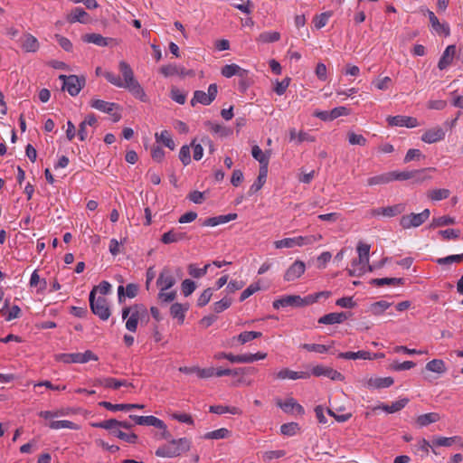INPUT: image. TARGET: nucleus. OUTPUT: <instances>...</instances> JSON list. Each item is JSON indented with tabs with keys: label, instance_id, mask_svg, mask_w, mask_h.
Segmentation results:
<instances>
[{
	"label": "nucleus",
	"instance_id": "f257e3e1",
	"mask_svg": "<svg viewBox=\"0 0 463 463\" xmlns=\"http://www.w3.org/2000/svg\"><path fill=\"white\" fill-rule=\"evenodd\" d=\"M118 70L122 75V78L117 76L113 72L106 71L104 73L105 79L109 83L118 88L128 90L136 99H139L140 101L146 102L148 98L143 87L135 78L134 71L130 65L125 61H120L118 62Z\"/></svg>",
	"mask_w": 463,
	"mask_h": 463
},
{
	"label": "nucleus",
	"instance_id": "f03ea898",
	"mask_svg": "<svg viewBox=\"0 0 463 463\" xmlns=\"http://www.w3.org/2000/svg\"><path fill=\"white\" fill-rule=\"evenodd\" d=\"M190 447L191 442L186 438L172 439L168 444L159 447L156 455L161 458H175L188 451Z\"/></svg>",
	"mask_w": 463,
	"mask_h": 463
},
{
	"label": "nucleus",
	"instance_id": "7ed1b4c3",
	"mask_svg": "<svg viewBox=\"0 0 463 463\" xmlns=\"http://www.w3.org/2000/svg\"><path fill=\"white\" fill-rule=\"evenodd\" d=\"M314 298H301L297 295H288L273 301L272 306L275 309L287 307H306L313 304Z\"/></svg>",
	"mask_w": 463,
	"mask_h": 463
},
{
	"label": "nucleus",
	"instance_id": "20e7f679",
	"mask_svg": "<svg viewBox=\"0 0 463 463\" xmlns=\"http://www.w3.org/2000/svg\"><path fill=\"white\" fill-rule=\"evenodd\" d=\"M55 360L64 364H85L90 361H97L98 356L90 350L84 353H72V354H57Z\"/></svg>",
	"mask_w": 463,
	"mask_h": 463
},
{
	"label": "nucleus",
	"instance_id": "39448f33",
	"mask_svg": "<svg viewBox=\"0 0 463 463\" xmlns=\"http://www.w3.org/2000/svg\"><path fill=\"white\" fill-rule=\"evenodd\" d=\"M430 215V212L429 209L423 210L420 213H410L402 216L400 219V225L403 229H411V228H417L423 224Z\"/></svg>",
	"mask_w": 463,
	"mask_h": 463
},
{
	"label": "nucleus",
	"instance_id": "423d86ee",
	"mask_svg": "<svg viewBox=\"0 0 463 463\" xmlns=\"http://www.w3.org/2000/svg\"><path fill=\"white\" fill-rule=\"evenodd\" d=\"M90 306L91 311L101 320H108L110 317V310L105 298L99 297L98 298H95L94 292H90Z\"/></svg>",
	"mask_w": 463,
	"mask_h": 463
},
{
	"label": "nucleus",
	"instance_id": "0eeeda50",
	"mask_svg": "<svg viewBox=\"0 0 463 463\" xmlns=\"http://www.w3.org/2000/svg\"><path fill=\"white\" fill-rule=\"evenodd\" d=\"M426 169L412 171H392V181H405L413 179L414 183L420 184L425 180L430 179V176L425 175Z\"/></svg>",
	"mask_w": 463,
	"mask_h": 463
},
{
	"label": "nucleus",
	"instance_id": "6e6552de",
	"mask_svg": "<svg viewBox=\"0 0 463 463\" xmlns=\"http://www.w3.org/2000/svg\"><path fill=\"white\" fill-rule=\"evenodd\" d=\"M59 79L62 80V90H67L71 96L78 95L85 85V78L76 75H60Z\"/></svg>",
	"mask_w": 463,
	"mask_h": 463
},
{
	"label": "nucleus",
	"instance_id": "1a4fd4ad",
	"mask_svg": "<svg viewBox=\"0 0 463 463\" xmlns=\"http://www.w3.org/2000/svg\"><path fill=\"white\" fill-rule=\"evenodd\" d=\"M217 93L218 87L215 83L209 85L207 93L203 90H195L191 100V105L193 107L195 106L196 103L210 105L215 99Z\"/></svg>",
	"mask_w": 463,
	"mask_h": 463
},
{
	"label": "nucleus",
	"instance_id": "9d476101",
	"mask_svg": "<svg viewBox=\"0 0 463 463\" xmlns=\"http://www.w3.org/2000/svg\"><path fill=\"white\" fill-rule=\"evenodd\" d=\"M375 269L374 265H370L369 260L357 258L352 260L351 267L347 269L351 277H360L367 271Z\"/></svg>",
	"mask_w": 463,
	"mask_h": 463
},
{
	"label": "nucleus",
	"instance_id": "9b49d317",
	"mask_svg": "<svg viewBox=\"0 0 463 463\" xmlns=\"http://www.w3.org/2000/svg\"><path fill=\"white\" fill-rule=\"evenodd\" d=\"M276 404L288 414L303 415L305 410L301 404H299L294 398L289 397L285 401L277 399Z\"/></svg>",
	"mask_w": 463,
	"mask_h": 463
},
{
	"label": "nucleus",
	"instance_id": "f8f14e48",
	"mask_svg": "<svg viewBox=\"0 0 463 463\" xmlns=\"http://www.w3.org/2000/svg\"><path fill=\"white\" fill-rule=\"evenodd\" d=\"M309 373L317 377L325 376L333 381H343L345 379L344 375L338 371L322 364L314 366Z\"/></svg>",
	"mask_w": 463,
	"mask_h": 463
},
{
	"label": "nucleus",
	"instance_id": "ddd939ff",
	"mask_svg": "<svg viewBox=\"0 0 463 463\" xmlns=\"http://www.w3.org/2000/svg\"><path fill=\"white\" fill-rule=\"evenodd\" d=\"M176 283V279L171 269L165 267L164 268L156 280V286L159 289L168 290Z\"/></svg>",
	"mask_w": 463,
	"mask_h": 463
},
{
	"label": "nucleus",
	"instance_id": "4468645a",
	"mask_svg": "<svg viewBox=\"0 0 463 463\" xmlns=\"http://www.w3.org/2000/svg\"><path fill=\"white\" fill-rule=\"evenodd\" d=\"M387 122L390 126L416 128L419 122L416 118L407 116H390L387 118Z\"/></svg>",
	"mask_w": 463,
	"mask_h": 463
},
{
	"label": "nucleus",
	"instance_id": "2eb2a0df",
	"mask_svg": "<svg viewBox=\"0 0 463 463\" xmlns=\"http://www.w3.org/2000/svg\"><path fill=\"white\" fill-rule=\"evenodd\" d=\"M445 136V130L441 127L437 126L426 130L421 136V140L427 144H433L443 140Z\"/></svg>",
	"mask_w": 463,
	"mask_h": 463
},
{
	"label": "nucleus",
	"instance_id": "dca6fc26",
	"mask_svg": "<svg viewBox=\"0 0 463 463\" xmlns=\"http://www.w3.org/2000/svg\"><path fill=\"white\" fill-rule=\"evenodd\" d=\"M405 210V205L402 203L387 206V207H380L372 210L371 214L373 216H385V217H394L398 214H401Z\"/></svg>",
	"mask_w": 463,
	"mask_h": 463
},
{
	"label": "nucleus",
	"instance_id": "f3484780",
	"mask_svg": "<svg viewBox=\"0 0 463 463\" xmlns=\"http://www.w3.org/2000/svg\"><path fill=\"white\" fill-rule=\"evenodd\" d=\"M306 269L305 263L301 260H296L284 274V279L286 281H294L300 278Z\"/></svg>",
	"mask_w": 463,
	"mask_h": 463
},
{
	"label": "nucleus",
	"instance_id": "a211bd4d",
	"mask_svg": "<svg viewBox=\"0 0 463 463\" xmlns=\"http://www.w3.org/2000/svg\"><path fill=\"white\" fill-rule=\"evenodd\" d=\"M20 46L26 52H36L40 48V43L36 37L27 33L20 38Z\"/></svg>",
	"mask_w": 463,
	"mask_h": 463
},
{
	"label": "nucleus",
	"instance_id": "6ab92c4d",
	"mask_svg": "<svg viewBox=\"0 0 463 463\" xmlns=\"http://www.w3.org/2000/svg\"><path fill=\"white\" fill-rule=\"evenodd\" d=\"M130 419L134 420L135 423L141 426H154L156 428H164L165 422L155 416H137L130 415Z\"/></svg>",
	"mask_w": 463,
	"mask_h": 463
},
{
	"label": "nucleus",
	"instance_id": "aec40b11",
	"mask_svg": "<svg viewBox=\"0 0 463 463\" xmlns=\"http://www.w3.org/2000/svg\"><path fill=\"white\" fill-rule=\"evenodd\" d=\"M275 377L279 380L307 379L310 377V373L308 372H297V371L290 370L288 368H283L275 373Z\"/></svg>",
	"mask_w": 463,
	"mask_h": 463
},
{
	"label": "nucleus",
	"instance_id": "412c9836",
	"mask_svg": "<svg viewBox=\"0 0 463 463\" xmlns=\"http://www.w3.org/2000/svg\"><path fill=\"white\" fill-rule=\"evenodd\" d=\"M67 22L70 24L80 23L87 24L90 21L89 14L81 7H75L66 16Z\"/></svg>",
	"mask_w": 463,
	"mask_h": 463
},
{
	"label": "nucleus",
	"instance_id": "4be33fe9",
	"mask_svg": "<svg viewBox=\"0 0 463 463\" xmlns=\"http://www.w3.org/2000/svg\"><path fill=\"white\" fill-rule=\"evenodd\" d=\"M248 71L240 67L235 63L227 64L222 68L221 73L225 78H232V76H239L240 78H245L248 75Z\"/></svg>",
	"mask_w": 463,
	"mask_h": 463
},
{
	"label": "nucleus",
	"instance_id": "5701e85b",
	"mask_svg": "<svg viewBox=\"0 0 463 463\" xmlns=\"http://www.w3.org/2000/svg\"><path fill=\"white\" fill-rule=\"evenodd\" d=\"M427 14L431 24L432 29L439 34L449 36L450 30L448 24L439 23V19L432 11L428 10Z\"/></svg>",
	"mask_w": 463,
	"mask_h": 463
},
{
	"label": "nucleus",
	"instance_id": "b1692460",
	"mask_svg": "<svg viewBox=\"0 0 463 463\" xmlns=\"http://www.w3.org/2000/svg\"><path fill=\"white\" fill-rule=\"evenodd\" d=\"M188 238L187 234L179 230L172 229L167 232H165L161 237V241L164 244L175 243L184 241Z\"/></svg>",
	"mask_w": 463,
	"mask_h": 463
},
{
	"label": "nucleus",
	"instance_id": "393cba45",
	"mask_svg": "<svg viewBox=\"0 0 463 463\" xmlns=\"http://www.w3.org/2000/svg\"><path fill=\"white\" fill-rule=\"evenodd\" d=\"M96 385H101L106 388L118 389L121 386H131L132 383L126 380H118L112 377L99 378L95 380Z\"/></svg>",
	"mask_w": 463,
	"mask_h": 463
},
{
	"label": "nucleus",
	"instance_id": "a878e982",
	"mask_svg": "<svg viewBox=\"0 0 463 463\" xmlns=\"http://www.w3.org/2000/svg\"><path fill=\"white\" fill-rule=\"evenodd\" d=\"M289 133V141L295 142L296 144H301L303 142H314L316 140L315 137L310 135L306 131L298 132L295 128H292L288 130Z\"/></svg>",
	"mask_w": 463,
	"mask_h": 463
},
{
	"label": "nucleus",
	"instance_id": "bb28decb",
	"mask_svg": "<svg viewBox=\"0 0 463 463\" xmlns=\"http://www.w3.org/2000/svg\"><path fill=\"white\" fill-rule=\"evenodd\" d=\"M457 444L459 448H463V439L459 436L454 437H435L432 439L433 446L450 447Z\"/></svg>",
	"mask_w": 463,
	"mask_h": 463
},
{
	"label": "nucleus",
	"instance_id": "cd10ccee",
	"mask_svg": "<svg viewBox=\"0 0 463 463\" xmlns=\"http://www.w3.org/2000/svg\"><path fill=\"white\" fill-rule=\"evenodd\" d=\"M189 309V304L174 303L170 307V315L173 318H176L179 324L184 321L185 314Z\"/></svg>",
	"mask_w": 463,
	"mask_h": 463
},
{
	"label": "nucleus",
	"instance_id": "c85d7f7f",
	"mask_svg": "<svg viewBox=\"0 0 463 463\" xmlns=\"http://www.w3.org/2000/svg\"><path fill=\"white\" fill-rule=\"evenodd\" d=\"M251 155H252V157L260 163V167L265 166L266 169H268V165H269V158H270V155H271L270 150L263 152L260 148V146L256 145V146H253L251 148Z\"/></svg>",
	"mask_w": 463,
	"mask_h": 463
},
{
	"label": "nucleus",
	"instance_id": "c756f323",
	"mask_svg": "<svg viewBox=\"0 0 463 463\" xmlns=\"http://www.w3.org/2000/svg\"><path fill=\"white\" fill-rule=\"evenodd\" d=\"M393 379L392 377H375L370 378L365 383V387L369 389H381L387 388L393 384Z\"/></svg>",
	"mask_w": 463,
	"mask_h": 463
},
{
	"label": "nucleus",
	"instance_id": "7c9ffc66",
	"mask_svg": "<svg viewBox=\"0 0 463 463\" xmlns=\"http://www.w3.org/2000/svg\"><path fill=\"white\" fill-rule=\"evenodd\" d=\"M378 354H372L367 351H358V352H345L339 353L338 357L343 359H364V360H373Z\"/></svg>",
	"mask_w": 463,
	"mask_h": 463
},
{
	"label": "nucleus",
	"instance_id": "2f4dec72",
	"mask_svg": "<svg viewBox=\"0 0 463 463\" xmlns=\"http://www.w3.org/2000/svg\"><path fill=\"white\" fill-rule=\"evenodd\" d=\"M99 405L101 407H104L107 410L111 411H129L131 409H143L144 408V405H142V404H132V403L113 404L109 402H99Z\"/></svg>",
	"mask_w": 463,
	"mask_h": 463
},
{
	"label": "nucleus",
	"instance_id": "473e14b6",
	"mask_svg": "<svg viewBox=\"0 0 463 463\" xmlns=\"http://www.w3.org/2000/svg\"><path fill=\"white\" fill-rule=\"evenodd\" d=\"M138 285L134 283H129L124 288V286L120 285L118 287V297L119 302H122L125 297L129 298H133L137 295L138 292Z\"/></svg>",
	"mask_w": 463,
	"mask_h": 463
},
{
	"label": "nucleus",
	"instance_id": "72a5a7b5",
	"mask_svg": "<svg viewBox=\"0 0 463 463\" xmlns=\"http://www.w3.org/2000/svg\"><path fill=\"white\" fill-rule=\"evenodd\" d=\"M347 318V316L344 312L340 313H329L318 319L319 324L324 325H334L343 323Z\"/></svg>",
	"mask_w": 463,
	"mask_h": 463
},
{
	"label": "nucleus",
	"instance_id": "f704fd0d",
	"mask_svg": "<svg viewBox=\"0 0 463 463\" xmlns=\"http://www.w3.org/2000/svg\"><path fill=\"white\" fill-rule=\"evenodd\" d=\"M85 43H93L98 46H108L111 42L112 38H107L99 33H88L82 37Z\"/></svg>",
	"mask_w": 463,
	"mask_h": 463
},
{
	"label": "nucleus",
	"instance_id": "c9c22d12",
	"mask_svg": "<svg viewBox=\"0 0 463 463\" xmlns=\"http://www.w3.org/2000/svg\"><path fill=\"white\" fill-rule=\"evenodd\" d=\"M455 53H456L455 45H449L446 48V50L444 51L441 58L439 61V64H438L439 68L440 70H444L446 67H448L451 63Z\"/></svg>",
	"mask_w": 463,
	"mask_h": 463
},
{
	"label": "nucleus",
	"instance_id": "e433bc0d",
	"mask_svg": "<svg viewBox=\"0 0 463 463\" xmlns=\"http://www.w3.org/2000/svg\"><path fill=\"white\" fill-rule=\"evenodd\" d=\"M440 420V416L437 412H429L417 417L416 423L419 427H426L431 423H435Z\"/></svg>",
	"mask_w": 463,
	"mask_h": 463
},
{
	"label": "nucleus",
	"instance_id": "4c0bfd02",
	"mask_svg": "<svg viewBox=\"0 0 463 463\" xmlns=\"http://www.w3.org/2000/svg\"><path fill=\"white\" fill-rule=\"evenodd\" d=\"M408 402L409 399L402 398L393 402L391 405L382 404L381 406L378 407V409H381L382 411L387 413H394L403 409L408 404Z\"/></svg>",
	"mask_w": 463,
	"mask_h": 463
},
{
	"label": "nucleus",
	"instance_id": "58836bf2",
	"mask_svg": "<svg viewBox=\"0 0 463 463\" xmlns=\"http://www.w3.org/2000/svg\"><path fill=\"white\" fill-rule=\"evenodd\" d=\"M90 106L98 109L99 111L105 112V113H111L113 109L117 107L116 103L113 102H108L102 99H94L90 101Z\"/></svg>",
	"mask_w": 463,
	"mask_h": 463
},
{
	"label": "nucleus",
	"instance_id": "ea45409f",
	"mask_svg": "<svg viewBox=\"0 0 463 463\" xmlns=\"http://www.w3.org/2000/svg\"><path fill=\"white\" fill-rule=\"evenodd\" d=\"M90 425L94 428H99L107 430L110 434H114V431L118 429V420L115 419H109L99 422H91Z\"/></svg>",
	"mask_w": 463,
	"mask_h": 463
},
{
	"label": "nucleus",
	"instance_id": "a19ab883",
	"mask_svg": "<svg viewBox=\"0 0 463 463\" xmlns=\"http://www.w3.org/2000/svg\"><path fill=\"white\" fill-rule=\"evenodd\" d=\"M48 426L52 430L70 429L78 430L80 429V427L78 424L67 420H52L50 421Z\"/></svg>",
	"mask_w": 463,
	"mask_h": 463
},
{
	"label": "nucleus",
	"instance_id": "79ce46f5",
	"mask_svg": "<svg viewBox=\"0 0 463 463\" xmlns=\"http://www.w3.org/2000/svg\"><path fill=\"white\" fill-rule=\"evenodd\" d=\"M268 175V169L266 167H260V172L257 180L250 187V193L254 194L261 189L266 182Z\"/></svg>",
	"mask_w": 463,
	"mask_h": 463
},
{
	"label": "nucleus",
	"instance_id": "37998d69",
	"mask_svg": "<svg viewBox=\"0 0 463 463\" xmlns=\"http://www.w3.org/2000/svg\"><path fill=\"white\" fill-rule=\"evenodd\" d=\"M280 39V33L276 31H267L259 34L256 41L260 43H270L278 42Z\"/></svg>",
	"mask_w": 463,
	"mask_h": 463
},
{
	"label": "nucleus",
	"instance_id": "c03bdc74",
	"mask_svg": "<svg viewBox=\"0 0 463 463\" xmlns=\"http://www.w3.org/2000/svg\"><path fill=\"white\" fill-rule=\"evenodd\" d=\"M392 182L391 172L383 173L378 175L372 176L367 179V184L369 186L385 184Z\"/></svg>",
	"mask_w": 463,
	"mask_h": 463
},
{
	"label": "nucleus",
	"instance_id": "a18cd8bd",
	"mask_svg": "<svg viewBox=\"0 0 463 463\" xmlns=\"http://www.w3.org/2000/svg\"><path fill=\"white\" fill-rule=\"evenodd\" d=\"M156 142L163 143L166 147L171 150H174L175 147V144L171 137V134L167 130H163L160 133H156Z\"/></svg>",
	"mask_w": 463,
	"mask_h": 463
},
{
	"label": "nucleus",
	"instance_id": "49530a36",
	"mask_svg": "<svg viewBox=\"0 0 463 463\" xmlns=\"http://www.w3.org/2000/svg\"><path fill=\"white\" fill-rule=\"evenodd\" d=\"M426 369L430 372L442 374L447 371L446 364L443 360L433 359L427 363Z\"/></svg>",
	"mask_w": 463,
	"mask_h": 463
},
{
	"label": "nucleus",
	"instance_id": "de8ad7c7",
	"mask_svg": "<svg viewBox=\"0 0 463 463\" xmlns=\"http://www.w3.org/2000/svg\"><path fill=\"white\" fill-rule=\"evenodd\" d=\"M300 430V426L297 422L284 423L280 426V433L287 437L297 435Z\"/></svg>",
	"mask_w": 463,
	"mask_h": 463
},
{
	"label": "nucleus",
	"instance_id": "09e8293b",
	"mask_svg": "<svg viewBox=\"0 0 463 463\" xmlns=\"http://www.w3.org/2000/svg\"><path fill=\"white\" fill-rule=\"evenodd\" d=\"M321 234L309 235V236H298L295 237L296 246L302 247L305 245L313 244L320 240H322Z\"/></svg>",
	"mask_w": 463,
	"mask_h": 463
},
{
	"label": "nucleus",
	"instance_id": "8fccbe9b",
	"mask_svg": "<svg viewBox=\"0 0 463 463\" xmlns=\"http://www.w3.org/2000/svg\"><path fill=\"white\" fill-rule=\"evenodd\" d=\"M246 371L248 373H255L256 370L254 368H248V369L238 368V369H234V370H231V369H217V370H215L214 369V375H216L217 377H222V376H226V375H238L239 373H245Z\"/></svg>",
	"mask_w": 463,
	"mask_h": 463
},
{
	"label": "nucleus",
	"instance_id": "3c124183",
	"mask_svg": "<svg viewBox=\"0 0 463 463\" xmlns=\"http://www.w3.org/2000/svg\"><path fill=\"white\" fill-rule=\"evenodd\" d=\"M402 279L397 278H383V279H373L371 283L373 285L383 287V286H398L402 283Z\"/></svg>",
	"mask_w": 463,
	"mask_h": 463
},
{
	"label": "nucleus",
	"instance_id": "603ef678",
	"mask_svg": "<svg viewBox=\"0 0 463 463\" xmlns=\"http://www.w3.org/2000/svg\"><path fill=\"white\" fill-rule=\"evenodd\" d=\"M212 264H206L203 268H198L195 264H190L188 266V273L194 279L203 277L211 268Z\"/></svg>",
	"mask_w": 463,
	"mask_h": 463
},
{
	"label": "nucleus",
	"instance_id": "864d4df0",
	"mask_svg": "<svg viewBox=\"0 0 463 463\" xmlns=\"http://www.w3.org/2000/svg\"><path fill=\"white\" fill-rule=\"evenodd\" d=\"M450 194V191L449 189H433L428 192L427 196L429 199L432 201H440L447 199Z\"/></svg>",
	"mask_w": 463,
	"mask_h": 463
},
{
	"label": "nucleus",
	"instance_id": "5fc2aeb1",
	"mask_svg": "<svg viewBox=\"0 0 463 463\" xmlns=\"http://www.w3.org/2000/svg\"><path fill=\"white\" fill-rule=\"evenodd\" d=\"M261 335L262 334L260 332H257V331H244V332L241 333L240 335H238L233 339H237L241 345H244L250 341H252L256 338L260 337Z\"/></svg>",
	"mask_w": 463,
	"mask_h": 463
},
{
	"label": "nucleus",
	"instance_id": "6e6d98bb",
	"mask_svg": "<svg viewBox=\"0 0 463 463\" xmlns=\"http://www.w3.org/2000/svg\"><path fill=\"white\" fill-rule=\"evenodd\" d=\"M334 342L329 345H319V344H303L300 345L301 348L308 351V352H316L319 354L326 353L331 346H333Z\"/></svg>",
	"mask_w": 463,
	"mask_h": 463
},
{
	"label": "nucleus",
	"instance_id": "4d7b16f0",
	"mask_svg": "<svg viewBox=\"0 0 463 463\" xmlns=\"http://www.w3.org/2000/svg\"><path fill=\"white\" fill-rule=\"evenodd\" d=\"M229 435V430H227L226 428H221L205 433L203 438L204 439H222L227 438Z\"/></svg>",
	"mask_w": 463,
	"mask_h": 463
},
{
	"label": "nucleus",
	"instance_id": "13d9d810",
	"mask_svg": "<svg viewBox=\"0 0 463 463\" xmlns=\"http://www.w3.org/2000/svg\"><path fill=\"white\" fill-rule=\"evenodd\" d=\"M456 223V221L453 217L450 216H440L437 218H433L430 223L431 228L442 227L447 225H451Z\"/></svg>",
	"mask_w": 463,
	"mask_h": 463
},
{
	"label": "nucleus",
	"instance_id": "bf43d9fd",
	"mask_svg": "<svg viewBox=\"0 0 463 463\" xmlns=\"http://www.w3.org/2000/svg\"><path fill=\"white\" fill-rule=\"evenodd\" d=\"M134 317H137L140 322H147L149 319L147 309L143 305H136L132 307Z\"/></svg>",
	"mask_w": 463,
	"mask_h": 463
},
{
	"label": "nucleus",
	"instance_id": "052dcab7",
	"mask_svg": "<svg viewBox=\"0 0 463 463\" xmlns=\"http://www.w3.org/2000/svg\"><path fill=\"white\" fill-rule=\"evenodd\" d=\"M463 260V253L462 254H456V255H449L444 258L437 259L436 262L439 265H450L452 263H458Z\"/></svg>",
	"mask_w": 463,
	"mask_h": 463
},
{
	"label": "nucleus",
	"instance_id": "680f3d73",
	"mask_svg": "<svg viewBox=\"0 0 463 463\" xmlns=\"http://www.w3.org/2000/svg\"><path fill=\"white\" fill-rule=\"evenodd\" d=\"M113 435L115 437H117L122 440H125L128 443H131V444L136 443L137 440V436L135 433H125V432L121 431L120 429L116 430L114 431Z\"/></svg>",
	"mask_w": 463,
	"mask_h": 463
},
{
	"label": "nucleus",
	"instance_id": "e2e57ef3",
	"mask_svg": "<svg viewBox=\"0 0 463 463\" xmlns=\"http://www.w3.org/2000/svg\"><path fill=\"white\" fill-rule=\"evenodd\" d=\"M232 305V298H223L221 300L215 302L213 304V310L216 313H221L227 308H229Z\"/></svg>",
	"mask_w": 463,
	"mask_h": 463
},
{
	"label": "nucleus",
	"instance_id": "0e129e2a",
	"mask_svg": "<svg viewBox=\"0 0 463 463\" xmlns=\"http://www.w3.org/2000/svg\"><path fill=\"white\" fill-rule=\"evenodd\" d=\"M260 289V284L258 282L250 284L246 289H244L240 297V301H244L249 297L256 293Z\"/></svg>",
	"mask_w": 463,
	"mask_h": 463
},
{
	"label": "nucleus",
	"instance_id": "69168bd1",
	"mask_svg": "<svg viewBox=\"0 0 463 463\" xmlns=\"http://www.w3.org/2000/svg\"><path fill=\"white\" fill-rule=\"evenodd\" d=\"M181 288L184 296L188 297L195 290L196 285L191 279H184L181 284Z\"/></svg>",
	"mask_w": 463,
	"mask_h": 463
},
{
	"label": "nucleus",
	"instance_id": "338daca9",
	"mask_svg": "<svg viewBox=\"0 0 463 463\" xmlns=\"http://www.w3.org/2000/svg\"><path fill=\"white\" fill-rule=\"evenodd\" d=\"M391 306L390 303L384 300H381L378 302L373 303L371 306V311L373 315H380L383 312H384L389 307Z\"/></svg>",
	"mask_w": 463,
	"mask_h": 463
},
{
	"label": "nucleus",
	"instance_id": "774afa93",
	"mask_svg": "<svg viewBox=\"0 0 463 463\" xmlns=\"http://www.w3.org/2000/svg\"><path fill=\"white\" fill-rule=\"evenodd\" d=\"M212 296H213V289L211 288L204 289L197 299V306H199V307L206 306L210 302Z\"/></svg>",
	"mask_w": 463,
	"mask_h": 463
}]
</instances>
